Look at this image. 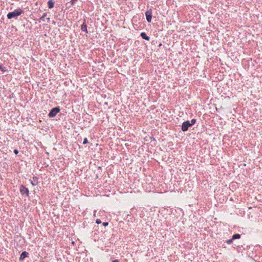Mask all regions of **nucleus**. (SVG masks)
<instances>
[{
	"label": "nucleus",
	"mask_w": 262,
	"mask_h": 262,
	"mask_svg": "<svg viewBox=\"0 0 262 262\" xmlns=\"http://www.w3.org/2000/svg\"><path fill=\"white\" fill-rule=\"evenodd\" d=\"M23 13H24V10L20 8H18L17 9L15 10L13 12H9L7 14V16L8 19H12L14 17L19 16Z\"/></svg>",
	"instance_id": "f257e3e1"
},
{
	"label": "nucleus",
	"mask_w": 262,
	"mask_h": 262,
	"mask_svg": "<svg viewBox=\"0 0 262 262\" xmlns=\"http://www.w3.org/2000/svg\"><path fill=\"white\" fill-rule=\"evenodd\" d=\"M60 107L59 106H57L53 107L51 109L50 112L49 113L48 116L50 118H53L56 116L57 113H58L60 112Z\"/></svg>",
	"instance_id": "f03ea898"
},
{
	"label": "nucleus",
	"mask_w": 262,
	"mask_h": 262,
	"mask_svg": "<svg viewBox=\"0 0 262 262\" xmlns=\"http://www.w3.org/2000/svg\"><path fill=\"white\" fill-rule=\"evenodd\" d=\"M20 192L22 195L26 194L27 196L29 195V190L28 188L23 185L20 186Z\"/></svg>",
	"instance_id": "7ed1b4c3"
},
{
	"label": "nucleus",
	"mask_w": 262,
	"mask_h": 262,
	"mask_svg": "<svg viewBox=\"0 0 262 262\" xmlns=\"http://www.w3.org/2000/svg\"><path fill=\"white\" fill-rule=\"evenodd\" d=\"M191 126L190 124V121L189 120L184 122L181 126V129L183 132L187 131L189 127Z\"/></svg>",
	"instance_id": "20e7f679"
},
{
	"label": "nucleus",
	"mask_w": 262,
	"mask_h": 262,
	"mask_svg": "<svg viewBox=\"0 0 262 262\" xmlns=\"http://www.w3.org/2000/svg\"><path fill=\"white\" fill-rule=\"evenodd\" d=\"M146 18L148 23H150L151 21L152 18V10L150 9L147 10L145 12Z\"/></svg>",
	"instance_id": "39448f33"
},
{
	"label": "nucleus",
	"mask_w": 262,
	"mask_h": 262,
	"mask_svg": "<svg viewBox=\"0 0 262 262\" xmlns=\"http://www.w3.org/2000/svg\"><path fill=\"white\" fill-rule=\"evenodd\" d=\"M28 256L29 253L26 251H24L20 254L19 259L20 261H23L26 257H28Z\"/></svg>",
	"instance_id": "423d86ee"
},
{
	"label": "nucleus",
	"mask_w": 262,
	"mask_h": 262,
	"mask_svg": "<svg viewBox=\"0 0 262 262\" xmlns=\"http://www.w3.org/2000/svg\"><path fill=\"white\" fill-rule=\"evenodd\" d=\"M38 178L37 177L34 176L33 177V180L30 181V183L32 186H36L38 184Z\"/></svg>",
	"instance_id": "0eeeda50"
},
{
	"label": "nucleus",
	"mask_w": 262,
	"mask_h": 262,
	"mask_svg": "<svg viewBox=\"0 0 262 262\" xmlns=\"http://www.w3.org/2000/svg\"><path fill=\"white\" fill-rule=\"evenodd\" d=\"M142 38L145 40H146L147 41H149L150 39V38L149 36H148L146 33L145 32H142L140 34Z\"/></svg>",
	"instance_id": "6e6552de"
},
{
	"label": "nucleus",
	"mask_w": 262,
	"mask_h": 262,
	"mask_svg": "<svg viewBox=\"0 0 262 262\" xmlns=\"http://www.w3.org/2000/svg\"><path fill=\"white\" fill-rule=\"evenodd\" d=\"M54 2L53 0H50L48 2V6L49 9H52L54 7Z\"/></svg>",
	"instance_id": "1a4fd4ad"
},
{
	"label": "nucleus",
	"mask_w": 262,
	"mask_h": 262,
	"mask_svg": "<svg viewBox=\"0 0 262 262\" xmlns=\"http://www.w3.org/2000/svg\"><path fill=\"white\" fill-rule=\"evenodd\" d=\"M81 29L82 31L85 32L86 33L88 32L87 30V26L85 23H83L81 26Z\"/></svg>",
	"instance_id": "9d476101"
},
{
	"label": "nucleus",
	"mask_w": 262,
	"mask_h": 262,
	"mask_svg": "<svg viewBox=\"0 0 262 262\" xmlns=\"http://www.w3.org/2000/svg\"><path fill=\"white\" fill-rule=\"evenodd\" d=\"M241 237V235L238 233L234 234L232 236V239L234 240L236 239H239Z\"/></svg>",
	"instance_id": "9b49d317"
},
{
	"label": "nucleus",
	"mask_w": 262,
	"mask_h": 262,
	"mask_svg": "<svg viewBox=\"0 0 262 262\" xmlns=\"http://www.w3.org/2000/svg\"><path fill=\"white\" fill-rule=\"evenodd\" d=\"M47 15V13H44L42 15V16L40 17V19L42 21H45V17Z\"/></svg>",
	"instance_id": "f8f14e48"
},
{
	"label": "nucleus",
	"mask_w": 262,
	"mask_h": 262,
	"mask_svg": "<svg viewBox=\"0 0 262 262\" xmlns=\"http://www.w3.org/2000/svg\"><path fill=\"white\" fill-rule=\"evenodd\" d=\"M196 122V119H191V121L190 122V124L191 126L194 125Z\"/></svg>",
	"instance_id": "ddd939ff"
},
{
	"label": "nucleus",
	"mask_w": 262,
	"mask_h": 262,
	"mask_svg": "<svg viewBox=\"0 0 262 262\" xmlns=\"http://www.w3.org/2000/svg\"><path fill=\"white\" fill-rule=\"evenodd\" d=\"M226 243H227L228 244H231L233 242V239H228L226 241Z\"/></svg>",
	"instance_id": "4468645a"
},
{
	"label": "nucleus",
	"mask_w": 262,
	"mask_h": 262,
	"mask_svg": "<svg viewBox=\"0 0 262 262\" xmlns=\"http://www.w3.org/2000/svg\"><path fill=\"white\" fill-rule=\"evenodd\" d=\"M88 143V139L86 138H85L83 140V144H86Z\"/></svg>",
	"instance_id": "2eb2a0df"
},
{
	"label": "nucleus",
	"mask_w": 262,
	"mask_h": 262,
	"mask_svg": "<svg viewBox=\"0 0 262 262\" xmlns=\"http://www.w3.org/2000/svg\"><path fill=\"white\" fill-rule=\"evenodd\" d=\"M96 223L97 224H99L101 223V221L100 219H97L96 220Z\"/></svg>",
	"instance_id": "dca6fc26"
},
{
	"label": "nucleus",
	"mask_w": 262,
	"mask_h": 262,
	"mask_svg": "<svg viewBox=\"0 0 262 262\" xmlns=\"http://www.w3.org/2000/svg\"><path fill=\"white\" fill-rule=\"evenodd\" d=\"M77 1V0H71L70 1V3H71L72 5H74Z\"/></svg>",
	"instance_id": "f3484780"
},
{
	"label": "nucleus",
	"mask_w": 262,
	"mask_h": 262,
	"mask_svg": "<svg viewBox=\"0 0 262 262\" xmlns=\"http://www.w3.org/2000/svg\"><path fill=\"white\" fill-rule=\"evenodd\" d=\"M14 152L15 155H17L18 154V150L16 149L14 150Z\"/></svg>",
	"instance_id": "a211bd4d"
},
{
	"label": "nucleus",
	"mask_w": 262,
	"mask_h": 262,
	"mask_svg": "<svg viewBox=\"0 0 262 262\" xmlns=\"http://www.w3.org/2000/svg\"><path fill=\"white\" fill-rule=\"evenodd\" d=\"M108 223L107 222H103V225L105 227L107 226L108 225Z\"/></svg>",
	"instance_id": "6ab92c4d"
},
{
	"label": "nucleus",
	"mask_w": 262,
	"mask_h": 262,
	"mask_svg": "<svg viewBox=\"0 0 262 262\" xmlns=\"http://www.w3.org/2000/svg\"><path fill=\"white\" fill-rule=\"evenodd\" d=\"M0 69H1L3 71H5V70H4L3 68H2V66L0 64Z\"/></svg>",
	"instance_id": "aec40b11"
},
{
	"label": "nucleus",
	"mask_w": 262,
	"mask_h": 262,
	"mask_svg": "<svg viewBox=\"0 0 262 262\" xmlns=\"http://www.w3.org/2000/svg\"><path fill=\"white\" fill-rule=\"evenodd\" d=\"M112 262H119L118 259H115L112 261Z\"/></svg>",
	"instance_id": "412c9836"
},
{
	"label": "nucleus",
	"mask_w": 262,
	"mask_h": 262,
	"mask_svg": "<svg viewBox=\"0 0 262 262\" xmlns=\"http://www.w3.org/2000/svg\"><path fill=\"white\" fill-rule=\"evenodd\" d=\"M47 19H48V21L49 22V20H50V18H47Z\"/></svg>",
	"instance_id": "4be33fe9"
}]
</instances>
